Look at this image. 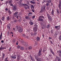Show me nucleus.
I'll return each instance as SVG.
<instances>
[{"label": "nucleus", "mask_w": 61, "mask_h": 61, "mask_svg": "<svg viewBox=\"0 0 61 61\" xmlns=\"http://www.w3.org/2000/svg\"><path fill=\"white\" fill-rule=\"evenodd\" d=\"M31 35L32 36H33V35H34V34H33V32H31Z\"/></svg>", "instance_id": "obj_39"}, {"label": "nucleus", "mask_w": 61, "mask_h": 61, "mask_svg": "<svg viewBox=\"0 0 61 61\" xmlns=\"http://www.w3.org/2000/svg\"><path fill=\"white\" fill-rule=\"evenodd\" d=\"M30 7L31 9H32V8H34V6L33 5H31V6H30Z\"/></svg>", "instance_id": "obj_30"}, {"label": "nucleus", "mask_w": 61, "mask_h": 61, "mask_svg": "<svg viewBox=\"0 0 61 61\" xmlns=\"http://www.w3.org/2000/svg\"><path fill=\"white\" fill-rule=\"evenodd\" d=\"M51 14L52 15H54V13H53L52 12H51Z\"/></svg>", "instance_id": "obj_41"}, {"label": "nucleus", "mask_w": 61, "mask_h": 61, "mask_svg": "<svg viewBox=\"0 0 61 61\" xmlns=\"http://www.w3.org/2000/svg\"><path fill=\"white\" fill-rule=\"evenodd\" d=\"M18 28V26H17L15 27V28H13V29H14V30H17V29Z\"/></svg>", "instance_id": "obj_18"}, {"label": "nucleus", "mask_w": 61, "mask_h": 61, "mask_svg": "<svg viewBox=\"0 0 61 61\" xmlns=\"http://www.w3.org/2000/svg\"><path fill=\"white\" fill-rule=\"evenodd\" d=\"M17 29L18 30V31L19 32H21L23 31V30L22 28L20 27H18V28H17Z\"/></svg>", "instance_id": "obj_4"}, {"label": "nucleus", "mask_w": 61, "mask_h": 61, "mask_svg": "<svg viewBox=\"0 0 61 61\" xmlns=\"http://www.w3.org/2000/svg\"><path fill=\"white\" fill-rule=\"evenodd\" d=\"M32 60V61H35V60L34 59V58H33L32 60Z\"/></svg>", "instance_id": "obj_47"}, {"label": "nucleus", "mask_w": 61, "mask_h": 61, "mask_svg": "<svg viewBox=\"0 0 61 61\" xmlns=\"http://www.w3.org/2000/svg\"><path fill=\"white\" fill-rule=\"evenodd\" d=\"M45 50H43V52L44 53H45V52H46V49H45Z\"/></svg>", "instance_id": "obj_31"}, {"label": "nucleus", "mask_w": 61, "mask_h": 61, "mask_svg": "<svg viewBox=\"0 0 61 61\" xmlns=\"http://www.w3.org/2000/svg\"><path fill=\"white\" fill-rule=\"evenodd\" d=\"M10 17H8L7 18V20H9V19H10V18H9Z\"/></svg>", "instance_id": "obj_35"}, {"label": "nucleus", "mask_w": 61, "mask_h": 61, "mask_svg": "<svg viewBox=\"0 0 61 61\" xmlns=\"http://www.w3.org/2000/svg\"><path fill=\"white\" fill-rule=\"evenodd\" d=\"M20 50H24V48L22 47H20Z\"/></svg>", "instance_id": "obj_22"}, {"label": "nucleus", "mask_w": 61, "mask_h": 61, "mask_svg": "<svg viewBox=\"0 0 61 61\" xmlns=\"http://www.w3.org/2000/svg\"><path fill=\"white\" fill-rule=\"evenodd\" d=\"M57 12L58 14H59V11L58 10H57Z\"/></svg>", "instance_id": "obj_40"}, {"label": "nucleus", "mask_w": 61, "mask_h": 61, "mask_svg": "<svg viewBox=\"0 0 61 61\" xmlns=\"http://www.w3.org/2000/svg\"><path fill=\"white\" fill-rule=\"evenodd\" d=\"M5 48L4 47H1L0 48V50H1V49H5Z\"/></svg>", "instance_id": "obj_17"}, {"label": "nucleus", "mask_w": 61, "mask_h": 61, "mask_svg": "<svg viewBox=\"0 0 61 61\" xmlns=\"http://www.w3.org/2000/svg\"><path fill=\"white\" fill-rule=\"evenodd\" d=\"M52 13H54V10H53V9L52 10Z\"/></svg>", "instance_id": "obj_57"}, {"label": "nucleus", "mask_w": 61, "mask_h": 61, "mask_svg": "<svg viewBox=\"0 0 61 61\" xmlns=\"http://www.w3.org/2000/svg\"><path fill=\"white\" fill-rule=\"evenodd\" d=\"M7 58H6L5 59V60H7Z\"/></svg>", "instance_id": "obj_60"}, {"label": "nucleus", "mask_w": 61, "mask_h": 61, "mask_svg": "<svg viewBox=\"0 0 61 61\" xmlns=\"http://www.w3.org/2000/svg\"><path fill=\"white\" fill-rule=\"evenodd\" d=\"M51 52L53 55H55V53H54V52H53V50H52V49H51Z\"/></svg>", "instance_id": "obj_21"}, {"label": "nucleus", "mask_w": 61, "mask_h": 61, "mask_svg": "<svg viewBox=\"0 0 61 61\" xmlns=\"http://www.w3.org/2000/svg\"><path fill=\"white\" fill-rule=\"evenodd\" d=\"M7 26L8 27V29H10V27L8 25H7Z\"/></svg>", "instance_id": "obj_33"}, {"label": "nucleus", "mask_w": 61, "mask_h": 61, "mask_svg": "<svg viewBox=\"0 0 61 61\" xmlns=\"http://www.w3.org/2000/svg\"><path fill=\"white\" fill-rule=\"evenodd\" d=\"M5 16H3L1 18V20L2 21H4V20H5Z\"/></svg>", "instance_id": "obj_19"}, {"label": "nucleus", "mask_w": 61, "mask_h": 61, "mask_svg": "<svg viewBox=\"0 0 61 61\" xmlns=\"http://www.w3.org/2000/svg\"><path fill=\"white\" fill-rule=\"evenodd\" d=\"M10 5L11 6H13V4H10Z\"/></svg>", "instance_id": "obj_54"}, {"label": "nucleus", "mask_w": 61, "mask_h": 61, "mask_svg": "<svg viewBox=\"0 0 61 61\" xmlns=\"http://www.w3.org/2000/svg\"><path fill=\"white\" fill-rule=\"evenodd\" d=\"M49 39H51L52 38L50 37H49Z\"/></svg>", "instance_id": "obj_62"}, {"label": "nucleus", "mask_w": 61, "mask_h": 61, "mask_svg": "<svg viewBox=\"0 0 61 61\" xmlns=\"http://www.w3.org/2000/svg\"><path fill=\"white\" fill-rule=\"evenodd\" d=\"M37 30V29L36 27H34L33 28V31L34 32H36Z\"/></svg>", "instance_id": "obj_11"}, {"label": "nucleus", "mask_w": 61, "mask_h": 61, "mask_svg": "<svg viewBox=\"0 0 61 61\" xmlns=\"http://www.w3.org/2000/svg\"><path fill=\"white\" fill-rule=\"evenodd\" d=\"M46 6H44L42 8H41V10L40 11V12H41V13H43L44 12V11H46Z\"/></svg>", "instance_id": "obj_2"}, {"label": "nucleus", "mask_w": 61, "mask_h": 61, "mask_svg": "<svg viewBox=\"0 0 61 61\" xmlns=\"http://www.w3.org/2000/svg\"><path fill=\"white\" fill-rule=\"evenodd\" d=\"M19 2L20 3H21V2H22V0H20V1Z\"/></svg>", "instance_id": "obj_58"}, {"label": "nucleus", "mask_w": 61, "mask_h": 61, "mask_svg": "<svg viewBox=\"0 0 61 61\" xmlns=\"http://www.w3.org/2000/svg\"><path fill=\"white\" fill-rule=\"evenodd\" d=\"M35 45H37V42H35Z\"/></svg>", "instance_id": "obj_64"}, {"label": "nucleus", "mask_w": 61, "mask_h": 61, "mask_svg": "<svg viewBox=\"0 0 61 61\" xmlns=\"http://www.w3.org/2000/svg\"><path fill=\"white\" fill-rule=\"evenodd\" d=\"M30 3H31V4H35V2L34 1H31L30 2Z\"/></svg>", "instance_id": "obj_26"}, {"label": "nucleus", "mask_w": 61, "mask_h": 61, "mask_svg": "<svg viewBox=\"0 0 61 61\" xmlns=\"http://www.w3.org/2000/svg\"><path fill=\"white\" fill-rule=\"evenodd\" d=\"M37 34V32H36V31H35V32L33 34L34 35V36H36Z\"/></svg>", "instance_id": "obj_23"}, {"label": "nucleus", "mask_w": 61, "mask_h": 61, "mask_svg": "<svg viewBox=\"0 0 61 61\" xmlns=\"http://www.w3.org/2000/svg\"><path fill=\"white\" fill-rule=\"evenodd\" d=\"M22 45H24L25 46H27V44H26L25 42L24 41H23L22 42Z\"/></svg>", "instance_id": "obj_7"}, {"label": "nucleus", "mask_w": 61, "mask_h": 61, "mask_svg": "<svg viewBox=\"0 0 61 61\" xmlns=\"http://www.w3.org/2000/svg\"><path fill=\"white\" fill-rule=\"evenodd\" d=\"M47 2H48V3H51V0H47Z\"/></svg>", "instance_id": "obj_24"}, {"label": "nucleus", "mask_w": 61, "mask_h": 61, "mask_svg": "<svg viewBox=\"0 0 61 61\" xmlns=\"http://www.w3.org/2000/svg\"><path fill=\"white\" fill-rule=\"evenodd\" d=\"M28 49L29 50H30V49H32V47L31 46H30L28 47Z\"/></svg>", "instance_id": "obj_29"}, {"label": "nucleus", "mask_w": 61, "mask_h": 61, "mask_svg": "<svg viewBox=\"0 0 61 61\" xmlns=\"http://www.w3.org/2000/svg\"><path fill=\"white\" fill-rule=\"evenodd\" d=\"M12 42L13 43H15V40L14 39L13 40Z\"/></svg>", "instance_id": "obj_38"}, {"label": "nucleus", "mask_w": 61, "mask_h": 61, "mask_svg": "<svg viewBox=\"0 0 61 61\" xmlns=\"http://www.w3.org/2000/svg\"><path fill=\"white\" fill-rule=\"evenodd\" d=\"M37 40H38V41H39L40 40V39L39 38V37H37Z\"/></svg>", "instance_id": "obj_20"}, {"label": "nucleus", "mask_w": 61, "mask_h": 61, "mask_svg": "<svg viewBox=\"0 0 61 61\" xmlns=\"http://www.w3.org/2000/svg\"><path fill=\"white\" fill-rule=\"evenodd\" d=\"M29 23L31 25H33V23L31 21H30Z\"/></svg>", "instance_id": "obj_16"}, {"label": "nucleus", "mask_w": 61, "mask_h": 61, "mask_svg": "<svg viewBox=\"0 0 61 61\" xmlns=\"http://www.w3.org/2000/svg\"><path fill=\"white\" fill-rule=\"evenodd\" d=\"M30 58L31 60H32V59H33V58L32 57H30Z\"/></svg>", "instance_id": "obj_53"}, {"label": "nucleus", "mask_w": 61, "mask_h": 61, "mask_svg": "<svg viewBox=\"0 0 61 61\" xmlns=\"http://www.w3.org/2000/svg\"><path fill=\"white\" fill-rule=\"evenodd\" d=\"M8 12L10 14H11V11H10V10H9Z\"/></svg>", "instance_id": "obj_42"}, {"label": "nucleus", "mask_w": 61, "mask_h": 61, "mask_svg": "<svg viewBox=\"0 0 61 61\" xmlns=\"http://www.w3.org/2000/svg\"><path fill=\"white\" fill-rule=\"evenodd\" d=\"M39 18H43L44 19V17L43 16L41 15L39 17Z\"/></svg>", "instance_id": "obj_15"}, {"label": "nucleus", "mask_w": 61, "mask_h": 61, "mask_svg": "<svg viewBox=\"0 0 61 61\" xmlns=\"http://www.w3.org/2000/svg\"><path fill=\"white\" fill-rule=\"evenodd\" d=\"M4 42V41L3 40H2L1 41V43H3Z\"/></svg>", "instance_id": "obj_61"}, {"label": "nucleus", "mask_w": 61, "mask_h": 61, "mask_svg": "<svg viewBox=\"0 0 61 61\" xmlns=\"http://www.w3.org/2000/svg\"><path fill=\"white\" fill-rule=\"evenodd\" d=\"M17 61H19V60H20V59L21 57L20 53H18L17 54Z\"/></svg>", "instance_id": "obj_1"}, {"label": "nucleus", "mask_w": 61, "mask_h": 61, "mask_svg": "<svg viewBox=\"0 0 61 61\" xmlns=\"http://www.w3.org/2000/svg\"><path fill=\"white\" fill-rule=\"evenodd\" d=\"M60 25H59L58 26H55V28H56V29H57V28L59 27V28H59H59H60Z\"/></svg>", "instance_id": "obj_14"}, {"label": "nucleus", "mask_w": 61, "mask_h": 61, "mask_svg": "<svg viewBox=\"0 0 61 61\" xmlns=\"http://www.w3.org/2000/svg\"><path fill=\"white\" fill-rule=\"evenodd\" d=\"M47 8L48 9H49V7L47 6Z\"/></svg>", "instance_id": "obj_48"}, {"label": "nucleus", "mask_w": 61, "mask_h": 61, "mask_svg": "<svg viewBox=\"0 0 61 61\" xmlns=\"http://www.w3.org/2000/svg\"><path fill=\"white\" fill-rule=\"evenodd\" d=\"M29 14H32V13L31 12H30L29 13Z\"/></svg>", "instance_id": "obj_51"}, {"label": "nucleus", "mask_w": 61, "mask_h": 61, "mask_svg": "<svg viewBox=\"0 0 61 61\" xmlns=\"http://www.w3.org/2000/svg\"><path fill=\"white\" fill-rule=\"evenodd\" d=\"M25 9H27V8L26 7H25Z\"/></svg>", "instance_id": "obj_55"}, {"label": "nucleus", "mask_w": 61, "mask_h": 61, "mask_svg": "<svg viewBox=\"0 0 61 61\" xmlns=\"http://www.w3.org/2000/svg\"><path fill=\"white\" fill-rule=\"evenodd\" d=\"M46 6H51L50 4H49L48 3H47L46 4Z\"/></svg>", "instance_id": "obj_12"}, {"label": "nucleus", "mask_w": 61, "mask_h": 61, "mask_svg": "<svg viewBox=\"0 0 61 61\" xmlns=\"http://www.w3.org/2000/svg\"><path fill=\"white\" fill-rule=\"evenodd\" d=\"M14 22V23H15L16 22V20H15Z\"/></svg>", "instance_id": "obj_50"}, {"label": "nucleus", "mask_w": 61, "mask_h": 61, "mask_svg": "<svg viewBox=\"0 0 61 61\" xmlns=\"http://www.w3.org/2000/svg\"><path fill=\"white\" fill-rule=\"evenodd\" d=\"M56 59L58 61H61V58H60L58 56H56Z\"/></svg>", "instance_id": "obj_6"}, {"label": "nucleus", "mask_w": 61, "mask_h": 61, "mask_svg": "<svg viewBox=\"0 0 61 61\" xmlns=\"http://www.w3.org/2000/svg\"><path fill=\"white\" fill-rule=\"evenodd\" d=\"M50 24H48L47 25V28H48L49 27H50Z\"/></svg>", "instance_id": "obj_25"}, {"label": "nucleus", "mask_w": 61, "mask_h": 61, "mask_svg": "<svg viewBox=\"0 0 61 61\" xmlns=\"http://www.w3.org/2000/svg\"><path fill=\"white\" fill-rule=\"evenodd\" d=\"M29 2H28V1H27V4H29Z\"/></svg>", "instance_id": "obj_59"}, {"label": "nucleus", "mask_w": 61, "mask_h": 61, "mask_svg": "<svg viewBox=\"0 0 61 61\" xmlns=\"http://www.w3.org/2000/svg\"><path fill=\"white\" fill-rule=\"evenodd\" d=\"M25 5H26V6H28V5L26 4H25Z\"/></svg>", "instance_id": "obj_49"}, {"label": "nucleus", "mask_w": 61, "mask_h": 61, "mask_svg": "<svg viewBox=\"0 0 61 61\" xmlns=\"http://www.w3.org/2000/svg\"><path fill=\"white\" fill-rule=\"evenodd\" d=\"M5 55V54H4V53L3 54V56H2L3 58H4Z\"/></svg>", "instance_id": "obj_32"}, {"label": "nucleus", "mask_w": 61, "mask_h": 61, "mask_svg": "<svg viewBox=\"0 0 61 61\" xmlns=\"http://www.w3.org/2000/svg\"><path fill=\"white\" fill-rule=\"evenodd\" d=\"M12 3V0H10L9 1V4H11V3Z\"/></svg>", "instance_id": "obj_27"}, {"label": "nucleus", "mask_w": 61, "mask_h": 61, "mask_svg": "<svg viewBox=\"0 0 61 61\" xmlns=\"http://www.w3.org/2000/svg\"><path fill=\"white\" fill-rule=\"evenodd\" d=\"M12 9L13 10H16V6L13 5L12 7Z\"/></svg>", "instance_id": "obj_8"}, {"label": "nucleus", "mask_w": 61, "mask_h": 61, "mask_svg": "<svg viewBox=\"0 0 61 61\" xmlns=\"http://www.w3.org/2000/svg\"><path fill=\"white\" fill-rule=\"evenodd\" d=\"M39 20L41 21H43V19H41V18H40L39 19Z\"/></svg>", "instance_id": "obj_28"}, {"label": "nucleus", "mask_w": 61, "mask_h": 61, "mask_svg": "<svg viewBox=\"0 0 61 61\" xmlns=\"http://www.w3.org/2000/svg\"><path fill=\"white\" fill-rule=\"evenodd\" d=\"M8 1H7L5 3V4L6 5H7V4H8Z\"/></svg>", "instance_id": "obj_37"}, {"label": "nucleus", "mask_w": 61, "mask_h": 61, "mask_svg": "<svg viewBox=\"0 0 61 61\" xmlns=\"http://www.w3.org/2000/svg\"><path fill=\"white\" fill-rule=\"evenodd\" d=\"M35 57L36 58V60H37V61H43V60L40 58H38L36 56H35Z\"/></svg>", "instance_id": "obj_3"}, {"label": "nucleus", "mask_w": 61, "mask_h": 61, "mask_svg": "<svg viewBox=\"0 0 61 61\" xmlns=\"http://www.w3.org/2000/svg\"><path fill=\"white\" fill-rule=\"evenodd\" d=\"M2 33H1V35H0V36H1L2 37Z\"/></svg>", "instance_id": "obj_52"}, {"label": "nucleus", "mask_w": 61, "mask_h": 61, "mask_svg": "<svg viewBox=\"0 0 61 61\" xmlns=\"http://www.w3.org/2000/svg\"><path fill=\"white\" fill-rule=\"evenodd\" d=\"M33 12H35V11L33 9L31 10Z\"/></svg>", "instance_id": "obj_45"}, {"label": "nucleus", "mask_w": 61, "mask_h": 61, "mask_svg": "<svg viewBox=\"0 0 61 61\" xmlns=\"http://www.w3.org/2000/svg\"><path fill=\"white\" fill-rule=\"evenodd\" d=\"M58 6L60 8H61V0H59V4Z\"/></svg>", "instance_id": "obj_10"}, {"label": "nucleus", "mask_w": 61, "mask_h": 61, "mask_svg": "<svg viewBox=\"0 0 61 61\" xmlns=\"http://www.w3.org/2000/svg\"><path fill=\"white\" fill-rule=\"evenodd\" d=\"M41 51L42 49H40L39 50L38 55H37L38 56H40L41 55Z\"/></svg>", "instance_id": "obj_5"}, {"label": "nucleus", "mask_w": 61, "mask_h": 61, "mask_svg": "<svg viewBox=\"0 0 61 61\" xmlns=\"http://www.w3.org/2000/svg\"><path fill=\"white\" fill-rule=\"evenodd\" d=\"M12 57L13 58H16V56L15 55H14L13 56H12Z\"/></svg>", "instance_id": "obj_13"}, {"label": "nucleus", "mask_w": 61, "mask_h": 61, "mask_svg": "<svg viewBox=\"0 0 61 61\" xmlns=\"http://www.w3.org/2000/svg\"><path fill=\"white\" fill-rule=\"evenodd\" d=\"M60 40H61V36L60 35V36L59 37Z\"/></svg>", "instance_id": "obj_44"}, {"label": "nucleus", "mask_w": 61, "mask_h": 61, "mask_svg": "<svg viewBox=\"0 0 61 61\" xmlns=\"http://www.w3.org/2000/svg\"><path fill=\"white\" fill-rule=\"evenodd\" d=\"M5 11H7V10H8V9H7V8H6L5 9Z\"/></svg>", "instance_id": "obj_46"}, {"label": "nucleus", "mask_w": 61, "mask_h": 61, "mask_svg": "<svg viewBox=\"0 0 61 61\" xmlns=\"http://www.w3.org/2000/svg\"><path fill=\"white\" fill-rule=\"evenodd\" d=\"M53 32H54V31L53 30H51V34H53Z\"/></svg>", "instance_id": "obj_34"}, {"label": "nucleus", "mask_w": 61, "mask_h": 61, "mask_svg": "<svg viewBox=\"0 0 61 61\" xmlns=\"http://www.w3.org/2000/svg\"><path fill=\"white\" fill-rule=\"evenodd\" d=\"M18 13V12H16L14 14V15H16V14H17Z\"/></svg>", "instance_id": "obj_36"}, {"label": "nucleus", "mask_w": 61, "mask_h": 61, "mask_svg": "<svg viewBox=\"0 0 61 61\" xmlns=\"http://www.w3.org/2000/svg\"><path fill=\"white\" fill-rule=\"evenodd\" d=\"M1 38H2V37L0 36V40H1Z\"/></svg>", "instance_id": "obj_63"}, {"label": "nucleus", "mask_w": 61, "mask_h": 61, "mask_svg": "<svg viewBox=\"0 0 61 61\" xmlns=\"http://www.w3.org/2000/svg\"><path fill=\"white\" fill-rule=\"evenodd\" d=\"M47 16L48 17L49 20H50V21H52V19L50 18H51V16H50V15H49V14H48L47 15Z\"/></svg>", "instance_id": "obj_9"}, {"label": "nucleus", "mask_w": 61, "mask_h": 61, "mask_svg": "<svg viewBox=\"0 0 61 61\" xmlns=\"http://www.w3.org/2000/svg\"><path fill=\"white\" fill-rule=\"evenodd\" d=\"M49 56H50V57H52V55H49Z\"/></svg>", "instance_id": "obj_56"}, {"label": "nucleus", "mask_w": 61, "mask_h": 61, "mask_svg": "<svg viewBox=\"0 0 61 61\" xmlns=\"http://www.w3.org/2000/svg\"><path fill=\"white\" fill-rule=\"evenodd\" d=\"M35 17V16L34 15L32 16V18L33 19H34V18Z\"/></svg>", "instance_id": "obj_43"}]
</instances>
